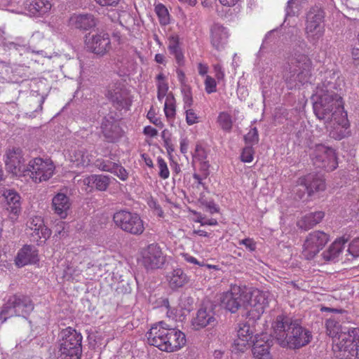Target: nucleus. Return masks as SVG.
Wrapping results in <instances>:
<instances>
[{
  "label": "nucleus",
  "mask_w": 359,
  "mask_h": 359,
  "mask_svg": "<svg viewBox=\"0 0 359 359\" xmlns=\"http://www.w3.org/2000/svg\"><path fill=\"white\" fill-rule=\"evenodd\" d=\"M102 133L108 142H116L123 136L119 122L112 116H105L101 125Z\"/></svg>",
  "instance_id": "nucleus-19"
},
{
  "label": "nucleus",
  "mask_w": 359,
  "mask_h": 359,
  "mask_svg": "<svg viewBox=\"0 0 359 359\" xmlns=\"http://www.w3.org/2000/svg\"><path fill=\"white\" fill-rule=\"evenodd\" d=\"M335 327V323L334 320L329 319L326 321V327L328 332V334L331 337H334V334H335L337 332V330H330L331 327Z\"/></svg>",
  "instance_id": "nucleus-62"
},
{
  "label": "nucleus",
  "mask_w": 359,
  "mask_h": 359,
  "mask_svg": "<svg viewBox=\"0 0 359 359\" xmlns=\"http://www.w3.org/2000/svg\"><path fill=\"white\" fill-rule=\"evenodd\" d=\"M180 255L183 258V259L187 263L198 266H203V264L198 262L196 257L191 256L189 253L183 252L181 253Z\"/></svg>",
  "instance_id": "nucleus-56"
},
{
  "label": "nucleus",
  "mask_w": 359,
  "mask_h": 359,
  "mask_svg": "<svg viewBox=\"0 0 359 359\" xmlns=\"http://www.w3.org/2000/svg\"><path fill=\"white\" fill-rule=\"evenodd\" d=\"M193 157L195 160L200 161L201 169H208L209 165L205 161L207 155L204 148L201 145H196Z\"/></svg>",
  "instance_id": "nucleus-41"
},
{
  "label": "nucleus",
  "mask_w": 359,
  "mask_h": 359,
  "mask_svg": "<svg viewBox=\"0 0 359 359\" xmlns=\"http://www.w3.org/2000/svg\"><path fill=\"white\" fill-rule=\"evenodd\" d=\"M345 242L342 239L334 241L327 250L322 254L323 259L328 262H336L344 248Z\"/></svg>",
  "instance_id": "nucleus-34"
},
{
  "label": "nucleus",
  "mask_w": 359,
  "mask_h": 359,
  "mask_svg": "<svg viewBox=\"0 0 359 359\" xmlns=\"http://www.w3.org/2000/svg\"><path fill=\"white\" fill-rule=\"evenodd\" d=\"M157 163L159 170V177L163 180L168 179L170 176V171L165 160L162 157L158 156Z\"/></svg>",
  "instance_id": "nucleus-44"
},
{
  "label": "nucleus",
  "mask_w": 359,
  "mask_h": 359,
  "mask_svg": "<svg viewBox=\"0 0 359 359\" xmlns=\"http://www.w3.org/2000/svg\"><path fill=\"white\" fill-rule=\"evenodd\" d=\"M38 261V253L35 247L32 245H24L18 252L15 258V264L19 267L32 264Z\"/></svg>",
  "instance_id": "nucleus-24"
},
{
  "label": "nucleus",
  "mask_w": 359,
  "mask_h": 359,
  "mask_svg": "<svg viewBox=\"0 0 359 359\" xmlns=\"http://www.w3.org/2000/svg\"><path fill=\"white\" fill-rule=\"evenodd\" d=\"M252 337V332L250 325L247 323H241L238 325L237 336L233 344V351L242 352L245 351L250 345Z\"/></svg>",
  "instance_id": "nucleus-21"
},
{
  "label": "nucleus",
  "mask_w": 359,
  "mask_h": 359,
  "mask_svg": "<svg viewBox=\"0 0 359 359\" xmlns=\"http://www.w3.org/2000/svg\"><path fill=\"white\" fill-rule=\"evenodd\" d=\"M259 135L256 128H252L245 135V140L248 144H255L258 142Z\"/></svg>",
  "instance_id": "nucleus-50"
},
{
  "label": "nucleus",
  "mask_w": 359,
  "mask_h": 359,
  "mask_svg": "<svg viewBox=\"0 0 359 359\" xmlns=\"http://www.w3.org/2000/svg\"><path fill=\"white\" fill-rule=\"evenodd\" d=\"M217 323L215 313L211 306L201 307L191 320V326L196 330H199L207 326L214 327Z\"/></svg>",
  "instance_id": "nucleus-20"
},
{
  "label": "nucleus",
  "mask_w": 359,
  "mask_h": 359,
  "mask_svg": "<svg viewBox=\"0 0 359 359\" xmlns=\"http://www.w3.org/2000/svg\"><path fill=\"white\" fill-rule=\"evenodd\" d=\"M297 65L290 68L284 74V78L289 89H292L309 81L311 76V62L309 58L303 55L297 60Z\"/></svg>",
  "instance_id": "nucleus-8"
},
{
  "label": "nucleus",
  "mask_w": 359,
  "mask_h": 359,
  "mask_svg": "<svg viewBox=\"0 0 359 359\" xmlns=\"http://www.w3.org/2000/svg\"><path fill=\"white\" fill-rule=\"evenodd\" d=\"M168 49L172 55L179 65L184 63V55L180 47V37L176 34H172L168 37Z\"/></svg>",
  "instance_id": "nucleus-36"
},
{
  "label": "nucleus",
  "mask_w": 359,
  "mask_h": 359,
  "mask_svg": "<svg viewBox=\"0 0 359 359\" xmlns=\"http://www.w3.org/2000/svg\"><path fill=\"white\" fill-rule=\"evenodd\" d=\"M196 222L200 223L202 226L209 225V226H216L217 224V221L215 219H205L201 214H197V218L196 219Z\"/></svg>",
  "instance_id": "nucleus-53"
},
{
  "label": "nucleus",
  "mask_w": 359,
  "mask_h": 359,
  "mask_svg": "<svg viewBox=\"0 0 359 359\" xmlns=\"http://www.w3.org/2000/svg\"><path fill=\"white\" fill-rule=\"evenodd\" d=\"M165 352H175L182 348L186 344L185 334L180 330L169 326Z\"/></svg>",
  "instance_id": "nucleus-23"
},
{
  "label": "nucleus",
  "mask_w": 359,
  "mask_h": 359,
  "mask_svg": "<svg viewBox=\"0 0 359 359\" xmlns=\"http://www.w3.org/2000/svg\"><path fill=\"white\" fill-rule=\"evenodd\" d=\"M55 212L61 218H65L71 207L69 198L63 193L57 194L52 199Z\"/></svg>",
  "instance_id": "nucleus-27"
},
{
  "label": "nucleus",
  "mask_w": 359,
  "mask_h": 359,
  "mask_svg": "<svg viewBox=\"0 0 359 359\" xmlns=\"http://www.w3.org/2000/svg\"><path fill=\"white\" fill-rule=\"evenodd\" d=\"M334 89L337 87L331 80L318 85L313 96V108L316 117L325 124L329 135L341 140L349 134V122L342 98Z\"/></svg>",
  "instance_id": "nucleus-1"
},
{
  "label": "nucleus",
  "mask_w": 359,
  "mask_h": 359,
  "mask_svg": "<svg viewBox=\"0 0 359 359\" xmlns=\"http://www.w3.org/2000/svg\"><path fill=\"white\" fill-rule=\"evenodd\" d=\"M52 8L49 0H32L27 5V9L34 17H43L48 15Z\"/></svg>",
  "instance_id": "nucleus-28"
},
{
  "label": "nucleus",
  "mask_w": 359,
  "mask_h": 359,
  "mask_svg": "<svg viewBox=\"0 0 359 359\" xmlns=\"http://www.w3.org/2000/svg\"><path fill=\"white\" fill-rule=\"evenodd\" d=\"M72 26L81 29H88L93 27L95 24V19L93 15L89 13L74 14L69 19Z\"/></svg>",
  "instance_id": "nucleus-30"
},
{
  "label": "nucleus",
  "mask_w": 359,
  "mask_h": 359,
  "mask_svg": "<svg viewBox=\"0 0 359 359\" xmlns=\"http://www.w3.org/2000/svg\"><path fill=\"white\" fill-rule=\"evenodd\" d=\"M147 117L148 118V119H149V121L153 124H154L157 127H159L161 128H162L163 127V122L161 121V120L159 118L156 117V116L153 110L150 109L148 111Z\"/></svg>",
  "instance_id": "nucleus-54"
},
{
  "label": "nucleus",
  "mask_w": 359,
  "mask_h": 359,
  "mask_svg": "<svg viewBox=\"0 0 359 359\" xmlns=\"http://www.w3.org/2000/svg\"><path fill=\"white\" fill-rule=\"evenodd\" d=\"M34 309L29 297L24 295H13L9 297L0 312V320L5 322L14 316L26 318Z\"/></svg>",
  "instance_id": "nucleus-6"
},
{
  "label": "nucleus",
  "mask_w": 359,
  "mask_h": 359,
  "mask_svg": "<svg viewBox=\"0 0 359 359\" xmlns=\"http://www.w3.org/2000/svg\"><path fill=\"white\" fill-rule=\"evenodd\" d=\"M254 150L252 147H245L241 154V161L245 163H250L253 160Z\"/></svg>",
  "instance_id": "nucleus-48"
},
{
  "label": "nucleus",
  "mask_w": 359,
  "mask_h": 359,
  "mask_svg": "<svg viewBox=\"0 0 359 359\" xmlns=\"http://www.w3.org/2000/svg\"><path fill=\"white\" fill-rule=\"evenodd\" d=\"M180 151L182 154H186L188 150L189 140L187 138L182 137L180 139Z\"/></svg>",
  "instance_id": "nucleus-64"
},
{
  "label": "nucleus",
  "mask_w": 359,
  "mask_h": 359,
  "mask_svg": "<svg viewBox=\"0 0 359 359\" xmlns=\"http://www.w3.org/2000/svg\"><path fill=\"white\" fill-rule=\"evenodd\" d=\"M239 245H244L248 250L252 252L256 249V243L253 239L248 238L239 241Z\"/></svg>",
  "instance_id": "nucleus-55"
},
{
  "label": "nucleus",
  "mask_w": 359,
  "mask_h": 359,
  "mask_svg": "<svg viewBox=\"0 0 359 359\" xmlns=\"http://www.w3.org/2000/svg\"><path fill=\"white\" fill-rule=\"evenodd\" d=\"M215 76L217 80H222L224 78V72L222 67L219 64H216L213 66Z\"/></svg>",
  "instance_id": "nucleus-57"
},
{
  "label": "nucleus",
  "mask_w": 359,
  "mask_h": 359,
  "mask_svg": "<svg viewBox=\"0 0 359 359\" xmlns=\"http://www.w3.org/2000/svg\"><path fill=\"white\" fill-rule=\"evenodd\" d=\"M165 97L164 104V112L166 118L170 121H172L175 119L176 114V102L175 97L172 93H169Z\"/></svg>",
  "instance_id": "nucleus-38"
},
{
  "label": "nucleus",
  "mask_w": 359,
  "mask_h": 359,
  "mask_svg": "<svg viewBox=\"0 0 359 359\" xmlns=\"http://www.w3.org/2000/svg\"><path fill=\"white\" fill-rule=\"evenodd\" d=\"M120 0H95L101 6H116Z\"/></svg>",
  "instance_id": "nucleus-58"
},
{
  "label": "nucleus",
  "mask_w": 359,
  "mask_h": 359,
  "mask_svg": "<svg viewBox=\"0 0 359 359\" xmlns=\"http://www.w3.org/2000/svg\"><path fill=\"white\" fill-rule=\"evenodd\" d=\"M325 213L323 211H317L305 215L299 220H298L297 226L304 230L310 229L320 223Z\"/></svg>",
  "instance_id": "nucleus-32"
},
{
  "label": "nucleus",
  "mask_w": 359,
  "mask_h": 359,
  "mask_svg": "<svg viewBox=\"0 0 359 359\" xmlns=\"http://www.w3.org/2000/svg\"><path fill=\"white\" fill-rule=\"evenodd\" d=\"M142 263L147 269L161 268L165 263V256L157 244L152 243L142 252Z\"/></svg>",
  "instance_id": "nucleus-14"
},
{
  "label": "nucleus",
  "mask_w": 359,
  "mask_h": 359,
  "mask_svg": "<svg viewBox=\"0 0 359 359\" xmlns=\"http://www.w3.org/2000/svg\"><path fill=\"white\" fill-rule=\"evenodd\" d=\"M111 173L116 175L120 180L125 181L128 179V173L126 170L119 164L115 163L114 170Z\"/></svg>",
  "instance_id": "nucleus-47"
},
{
  "label": "nucleus",
  "mask_w": 359,
  "mask_h": 359,
  "mask_svg": "<svg viewBox=\"0 0 359 359\" xmlns=\"http://www.w3.org/2000/svg\"><path fill=\"white\" fill-rule=\"evenodd\" d=\"M324 18L323 11L318 8H313L308 13L306 34L310 41L315 43L324 35Z\"/></svg>",
  "instance_id": "nucleus-10"
},
{
  "label": "nucleus",
  "mask_w": 359,
  "mask_h": 359,
  "mask_svg": "<svg viewBox=\"0 0 359 359\" xmlns=\"http://www.w3.org/2000/svg\"><path fill=\"white\" fill-rule=\"evenodd\" d=\"M278 33V29H273L270 32H269L264 39L263 44H267L268 43H270L273 41L274 39L276 34Z\"/></svg>",
  "instance_id": "nucleus-60"
},
{
  "label": "nucleus",
  "mask_w": 359,
  "mask_h": 359,
  "mask_svg": "<svg viewBox=\"0 0 359 359\" xmlns=\"http://www.w3.org/2000/svg\"><path fill=\"white\" fill-rule=\"evenodd\" d=\"M59 359H81L82 335L71 327L61 330L59 334Z\"/></svg>",
  "instance_id": "nucleus-4"
},
{
  "label": "nucleus",
  "mask_w": 359,
  "mask_h": 359,
  "mask_svg": "<svg viewBox=\"0 0 359 359\" xmlns=\"http://www.w3.org/2000/svg\"><path fill=\"white\" fill-rule=\"evenodd\" d=\"M5 163L8 172L16 176H25V166L22 150L20 148L12 147L6 152Z\"/></svg>",
  "instance_id": "nucleus-17"
},
{
  "label": "nucleus",
  "mask_w": 359,
  "mask_h": 359,
  "mask_svg": "<svg viewBox=\"0 0 359 359\" xmlns=\"http://www.w3.org/2000/svg\"><path fill=\"white\" fill-rule=\"evenodd\" d=\"M27 225L28 228L33 231L32 233L39 238L46 240L51 234L50 230L45 226L43 219L40 216L32 217Z\"/></svg>",
  "instance_id": "nucleus-29"
},
{
  "label": "nucleus",
  "mask_w": 359,
  "mask_h": 359,
  "mask_svg": "<svg viewBox=\"0 0 359 359\" xmlns=\"http://www.w3.org/2000/svg\"><path fill=\"white\" fill-rule=\"evenodd\" d=\"M269 292L257 288H243L231 285L230 289L219 295L222 306L231 313L236 312L243 306L252 319H259L269 306L271 300Z\"/></svg>",
  "instance_id": "nucleus-2"
},
{
  "label": "nucleus",
  "mask_w": 359,
  "mask_h": 359,
  "mask_svg": "<svg viewBox=\"0 0 359 359\" xmlns=\"http://www.w3.org/2000/svg\"><path fill=\"white\" fill-rule=\"evenodd\" d=\"M69 160L72 167L84 168L90 164L92 155L84 148H79L71 151Z\"/></svg>",
  "instance_id": "nucleus-26"
},
{
  "label": "nucleus",
  "mask_w": 359,
  "mask_h": 359,
  "mask_svg": "<svg viewBox=\"0 0 359 359\" xmlns=\"http://www.w3.org/2000/svg\"><path fill=\"white\" fill-rule=\"evenodd\" d=\"M165 280L172 290H177L187 285L189 280V276L181 268L173 269L167 272Z\"/></svg>",
  "instance_id": "nucleus-25"
},
{
  "label": "nucleus",
  "mask_w": 359,
  "mask_h": 359,
  "mask_svg": "<svg viewBox=\"0 0 359 359\" xmlns=\"http://www.w3.org/2000/svg\"><path fill=\"white\" fill-rule=\"evenodd\" d=\"M110 182V177L103 175H92L83 179V184L89 187L93 186L99 191H105Z\"/></svg>",
  "instance_id": "nucleus-35"
},
{
  "label": "nucleus",
  "mask_w": 359,
  "mask_h": 359,
  "mask_svg": "<svg viewBox=\"0 0 359 359\" xmlns=\"http://www.w3.org/2000/svg\"><path fill=\"white\" fill-rule=\"evenodd\" d=\"M106 96L118 109L128 110L132 104V97L129 91L121 82L110 84Z\"/></svg>",
  "instance_id": "nucleus-13"
},
{
  "label": "nucleus",
  "mask_w": 359,
  "mask_h": 359,
  "mask_svg": "<svg viewBox=\"0 0 359 359\" xmlns=\"http://www.w3.org/2000/svg\"><path fill=\"white\" fill-rule=\"evenodd\" d=\"M154 10L161 25H167L170 23L169 13L167 8L163 4L161 3L156 4Z\"/></svg>",
  "instance_id": "nucleus-40"
},
{
  "label": "nucleus",
  "mask_w": 359,
  "mask_h": 359,
  "mask_svg": "<svg viewBox=\"0 0 359 359\" xmlns=\"http://www.w3.org/2000/svg\"><path fill=\"white\" fill-rule=\"evenodd\" d=\"M203 170V177H201V175H199L198 174H196V173H194L193 177L194 178V180L196 181L198 185H202L203 186V179H205L208 175V169H202Z\"/></svg>",
  "instance_id": "nucleus-61"
},
{
  "label": "nucleus",
  "mask_w": 359,
  "mask_h": 359,
  "mask_svg": "<svg viewBox=\"0 0 359 359\" xmlns=\"http://www.w3.org/2000/svg\"><path fill=\"white\" fill-rule=\"evenodd\" d=\"M205 90L207 93L210 94L217 90V83L215 79L210 76H206L205 80Z\"/></svg>",
  "instance_id": "nucleus-49"
},
{
  "label": "nucleus",
  "mask_w": 359,
  "mask_h": 359,
  "mask_svg": "<svg viewBox=\"0 0 359 359\" xmlns=\"http://www.w3.org/2000/svg\"><path fill=\"white\" fill-rule=\"evenodd\" d=\"M182 93L183 95L184 109L191 108L193 104V97L191 88L184 86L182 88Z\"/></svg>",
  "instance_id": "nucleus-42"
},
{
  "label": "nucleus",
  "mask_w": 359,
  "mask_h": 359,
  "mask_svg": "<svg viewBox=\"0 0 359 359\" xmlns=\"http://www.w3.org/2000/svg\"><path fill=\"white\" fill-rule=\"evenodd\" d=\"M156 86H157V98L159 101L168 95V83L167 76L162 72L156 76Z\"/></svg>",
  "instance_id": "nucleus-37"
},
{
  "label": "nucleus",
  "mask_w": 359,
  "mask_h": 359,
  "mask_svg": "<svg viewBox=\"0 0 359 359\" xmlns=\"http://www.w3.org/2000/svg\"><path fill=\"white\" fill-rule=\"evenodd\" d=\"M329 241L327 233L314 231L306 238L303 245L302 255L306 259H313Z\"/></svg>",
  "instance_id": "nucleus-12"
},
{
  "label": "nucleus",
  "mask_w": 359,
  "mask_h": 359,
  "mask_svg": "<svg viewBox=\"0 0 359 359\" xmlns=\"http://www.w3.org/2000/svg\"><path fill=\"white\" fill-rule=\"evenodd\" d=\"M233 119L231 116L226 111H222L217 117V123L219 127L226 132H230L233 126Z\"/></svg>",
  "instance_id": "nucleus-39"
},
{
  "label": "nucleus",
  "mask_w": 359,
  "mask_h": 359,
  "mask_svg": "<svg viewBox=\"0 0 359 359\" xmlns=\"http://www.w3.org/2000/svg\"><path fill=\"white\" fill-rule=\"evenodd\" d=\"M333 350L341 359H359V329L340 334L333 341Z\"/></svg>",
  "instance_id": "nucleus-5"
},
{
  "label": "nucleus",
  "mask_w": 359,
  "mask_h": 359,
  "mask_svg": "<svg viewBox=\"0 0 359 359\" xmlns=\"http://www.w3.org/2000/svg\"><path fill=\"white\" fill-rule=\"evenodd\" d=\"M143 132L145 135L150 137H154L158 134L157 130L150 126H145Z\"/></svg>",
  "instance_id": "nucleus-59"
},
{
  "label": "nucleus",
  "mask_w": 359,
  "mask_h": 359,
  "mask_svg": "<svg viewBox=\"0 0 359 359\" xmlns=\"http://www.w3.org/2000/svg\"><path fill=\"white\" fill-rule=\"evenodd\" d=\"M296 184L297 187H302L304 189L302 193L299 194L300 198L304 194L305 191H306L309 196H311L315 193L324 191L326 187L325 180L322 177L313 174H309L299 178Z\"/></svg>",
  "instance_id": "nucleus-18"
},
{
  "label": "nucleus",
  "mask_w": 359,
  "mask_h": 359,
  "mask_svg": "<svg viewBox=\"0 0 359 359\" xmlns=\"http://www.w3.org/2000/svg\"><path fill=\"white\" fill-rule=\"evenodd\" d=\"M65 225L66 224L65 222L59 221L55 225V233L60 236H64L65 233L63 232V231L65 230Z\"/></svg>",
  "instance_id": "nucleus-63"
},
{
  "label": "nucleus",
  "mask_w": 359,
  "mask_h": 359,
  "mask_svg": "<svg viewBox=\"0 0 359 359\" xmlns=\"http://www.w3.org/2000/svg\"><path fill=\"white\" fill-rule=\"evenodd\" d=\"M115 163H116L111 162L109 160H104L102 158L97 159L95 161V165L99 170L111 173L114 170Z\"/></svg>",
  "instance_id": "nucleus-43"
},
{
  "label": "nucleus",
  "mask_w": 359,
  "mask_h": 359,
  "mask_svg": "<svg viewBox=\"0 0 359 359\" xmlns=\"http://www.w3.org/2000/svg\"><path fill=\"white\" fill-rule=\"evenodd\" d=\"M273 327L276 338L283 347L299 348L311 341L309 331L304 329L297 321L283 315L277 316Z\"/></svg>",
  "instance_id": "nucleus-3"
},
{
  "label": "nucleus",
  "mask_w": 359,
  "mask_h": 359,
  "mask_svg": "<svg viewBox=\"0 0 359 359\" xmlns=\"http://www.w3.org/2000/svg\"><path fill=\"white\" fill-rule=\"evenodd\" d=\"M81 272L82 269H81L77 266H74V263H72L69 266H68L65 271L66 275L69 276L73 279L80 276Z\"/></svg>",
  "instance_id": "nucleus-51"
},
{
  "label": "nucleus",
  "mask_w": 359,
  "mask_h": 359,
  "mask_svg": "<svg viewBox=\"0 0 359 359\" xmlns=\"http://www.w3.org/2000/svg\"><path fill=\"white\" fill-rule=\"evenodd\" d=\"M168 328L169 325L163 321L152 325L146 334L148 344L165 351Z\"/></svg>",
  "instance_id": "nucleus-15"
},
{
  "label": "nucleus",
  "mask_w": 359,
  "mask_h": 359,
  "mask_svg": "<svg viewBox=\"0 0 359 359\" xmlns=\"http://www.w3.org/2000/svg\"><path fill=\"white\" fill-rule=\"evenodd\" d=\"M297 0H290L286 8V16H293L298 14L301 9V2Z\"/></svg>",
  "instance_id": "nucleus-45"
},
{
  "label": "nucleus",
  "mask_w": 359,
  "mask_h": 359,
  "mask_svg": "<svg viewBox=\"0 0 359 359\" xmlns=\"http://www.w3.org/2000/svg\"><path fill=\"white\" fill-rule=\"evenodd\" d=\"M229 30L223 25L215 23L210 28V43L217 50H223L228 43Z\"/></svg>",
  "instance_id": "nucleus-22"
},
{
  "label": "nucleus",
  "mask_w": 359,
  "mask_h": 359,
  "mask_svg": "<svg viewBox=\"0 0 359 359\" xmlns=\"http://www.w3.org/2000/svg\"><path fill=\"white\" fill-rule=\"evenodd\" d=\"M113 220L122 231L134 235H142L144 230V222L136 212L121 210L114 213Z\"/></svg>",
  "instance_id": "nucleus-7"
},
{
  "label": "nucleus",
  "mask_w": 359,
  "mask_h": 359,
  "mask_svg": "<svg viewBox=\"0 0 359 359\" xmlns=\"http://www.w3.org/2000/svg\"><path fill=\"white\" fill-rule=\"evenodd\" d=\"M4 196L8 208L11 213L18 215L21 210V203L20 195L12 189H6L4 191Z\"/></svg>",
  "instance_id": "nucleus-33"
},
{
  "label": "nucleus",
  "mask_w": 359,
  "mask_h": 359,
  "mask_svg": "<svg viewBox=\"0 0 359 359\" xmlns=\"http://www.w3.org/2000/svg\"><path fill=\"white\" fill-rule=\"evenodd\" d=\"M266 336L263 338L257 339L254 343L252 348V353L256 359H271V353L269 351L271 346V341L269 339L264 340Z\"/></svg>",
  "instance_id": "nucleus-31"
},
{
  "label": "nucleus",
  "mask_w": 359,
  "mask_h": 359,
  "mask_svg": "<svg viewBox=\"0 0 359 359\" xmlns=\"http://www.w3.org/2000/svg\"><path fill=\"white\" fill-rule=\"evenodd\" d=\"M311 159L314 165L327 171L334 170L338 165L335 151L323 144H318L315 147Z\"/></svg>",
  "instance_id": "nucleus-11"
},
{
  "label": "nucleus",
  "mask_w": 359,
  "mask_h": 359,
  "mask_svg": "<svg viewBox=\"0 0 359 359\" xmlns=\"http://www.w3.org/2000/svg\"><path fill=\"white\" fill-rule=\"evenodd\" d=\"M55 169L51 160L35 158L29 162L25 174L29 175L35 183H39L49 180L53 175Z\"/></svg>",
  "instance_id": "nucleus-9"
},
{
  "label": "nucleus",
  "mask_w": 359,
  "mask_h": 359,
  "mask_svg": "<svg viewBox=\"0 0 359 359\" xmlns=\"http://www.w3.org/2000/svg\"><path fill=\"white\" fill-rule=\"evenodd\" d=\"M186 122L189 126L198 123L199 117L192 108L185 109Z\"/></svg>",
  "instance_id": "nucleus-46"
},
{
  "label": "nucleus",
  "mask_w": 359,
  "mask_h": 359,
  "mask_svg": "<svg viewBox=\"0 0 359 359\" xmlns=\"http://www.w3.org/2000/svg\"><path fill=\"white\" fill-rule=\"evenodd\" d=\"M85 43L88 50L100 55H104L111 48L109 35L105 32L86 36Z\"/></svg>",
  "instance_id": "nucleus-16"
},
{
  "label": "nucleus",
  "mask_w": 359,
  "mask_h": 359,
  "mask_svg": "<svg viewBox=\"0 0 359 359\" xmlns=\"http://www.w3.org/2000/svg\"><path fill=\"white\" fill-rule=\"evenodd\" d=\"M348 250L353 257H359V238H356L352 241Z\"/></svg>",
  "instance_id": "nucleus-52"
}]
</instances>
